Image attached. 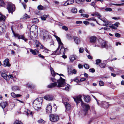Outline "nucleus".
Masks as SVG:
<instances>
[{
    "mask_svg": "<svg viewBox=\"0 0 124 124\" xmlns=\"http://www.w3.org/2000/svg\"><path fill=\"white\" fill-rule=\"evenodd\" d=\"M56 74L59 75L58 77L59 78V79H56L55 78H51V80L54 83H51L48 85L47 87L49 88H52L54 87L55 86L57 87H60L64 86L66 85V82H65V79H63L60 76H64L62 74H59L58 73Z\"/></svg>",
    "mask_w": 124,
    "mask_h": 124,
    "instance_id": "1",
    "label": "nucleus"
},
{
    "mask_svg": "<svg viewBox=\"0 0 124 124\" xmlns=\"http://www.w3.org/2000/svg\"><path fill=\"white\" fill-rule=\"evenodd\" d=\"M81 97L82 96L81 95H79L76 98H73L77 105L79 103V101L81 102V105L83 108V112H84V115H86L88 111L90 109V107L88 104L83 102L81 100Z\"/></svg>",
    "mask_w": 124,
    "mask_h": 124,
    "instance_id": "2",
    "label": "nucleus"
},
{
    "mask_svg": "<svg viewBox=\"0 0 124 124\" xmlns=\"http://www.w3.org/2000/svg\"><path fill=\"white\" fill-rule=\"evenodd\" d=\"M7 8L9 13H11V14L12 15L13 12L15 10V5L11 3H8L7 4Z\"/></svg>",
    "mask_w": 124,
    "mask_h": 124,
    "instance_id": "3",
    "label": "nucleus"
},
{
    "mask_svg": "<svg viewBox=\"0 0 124 124\" xmlns=\"http://www.w3.org/2000/svg\"><path fill=\"white\" fill-rule=\"evenodd\" d=\"M38 100H36L34 101L33 103L34 108L35 110H37L40 108L42 104L41 102L39 101Z\"/></svg>",
    "mask_w": 124,
    "mask_h": 124,
    "instance_id": "4",
    "label": "nucleus"
},
{
    "mask_svg": "<svg viewBox=\"0 0 124 124\" xmlns=\"http://www.w3.org/2000/svg\"><path fill=\"white\" fill-rule=\"evenodd\" d=\"M59 119L58 116L55 114H52L50 115V119L51 121L54 122L57 121Z\"/></svg>",
    "mask_w": 124,
    "mask_h": 124,
    "instance_id": "5",
    "label": "nucleus"
},
{
    "mask_svg": "<svg viewBox=\"0 0 124 124\" xmlns=\"http://www.w3.org/2000/svg\"><path fill=\"white\" fill-rule=\"evenodd\" d=\"M50 36L49 35V33L46 31H45L43 32V39L45 40L49 38Z\"/></svg>",
    "mask_w": 124,
    "mask_h": 124,
    "instance_id": "6",
    "label": "nucleus"
},
{
    "mask_svg": "<svg viewBox=\"0 0 124 124\" xmlns=\"http://www.w3.org/2000/svg\"><path fill=\"white\" fill-rule=\"evenodd\" d=\"M14 36L16 37H17L19 39H22L25 42H26L28 40L27 39H26L24 35H20L19 34L16 33L15 34Z\"/></svg>",
    "mask_w": 124,
    "mask_h": 124,
    "instance_id": "7",
    "label": "nucleus"
},
{
    "mask_svg": "<svg viewBox=\"0 0 124 124\" xmlns=\"http://www.w3.org/2000/svg\"><path fill=\"white\" fill-rule=\"evenodd\" d=\"M35 43V45L37 47V48L39 49H42L43 46L41 45L38 41L37 40H35L34 41Z\"/></svg>",
    "mask_w": 124,
    "mask_h": 124,
    "instance_id": "8",
    "label": "nucleus"
},
{
    "mask_svg": "<svg viewBox=\"0 0 124 124\" xmlns=\"http://www.w3.org/2000/svg\"><path fill=\"white\" fill-rule=\"evenodd\" d=\"M9 60L8 58H7L3 61L4 63L2 64V65L5 67H10L11 64L9 63Z\"/></svg>",
    "mask_w": 124,
    "mask_h": 124,
    "instance_id": "9",
    "label": "nucleus"
},
{
    "mask_svg": "<svg viewBox=\"0 0 124 124\" xmlns=\"http://www.w3.org/2000/svg\"><path fill=\"white\" fill-rule=\"evenodd\" d=\"M97 39V38L94 36L90 37L89 38L90 42L92 43H95Z\"/></svg>",
    "mask_w": 124,
    "mask_h": 124,
    "instance_id": "10",
    "label": "nucleus"
},
{
    "mask_svg": "<svg viewBox=\"0 0 124 124\" xmlns=\"http://www.w3.org/2000/svg\"><path fill=\"white\" fill-rule=\"evenodd\" d=\"M6 28V26L5 25H0V33H2L4 31H5Z\"/></svg>",
    "mask_w": 124,
    "mask_h": 124,
    "instance_id": "11",
    "label": "nucleus"
},
{
    "mask_svg": "<svg viewBox=\"0 0 124 124\" xmlns=\"http://www.w3.org/2000/svg\"><path fill=\"white\" fill-rule=\"evenodd\" d=\"M52 109V107L51 104H48L46 108V112L48 113H50Z\"/></svg>",
    "mask_w": 124,
    "mask_h": 124,
    "instance_id": "12",
    "label": "nucleus"
},
{
    "mask_svg": "<svg viewBox=\"0 0 124 124\" xmlns=\"http://www.w3.org/2000/svg\"><path fill=\"white\" fill-rule=\"evenodd\" d=\"M44 98L45 99L48 101L52 100L53 99V97L51 95H47L45 96Z\"/></svg>",
    "mask_w": 124,
    "mask_h": 124,
    "instance_id": "13",
    "label": "nucleus"
},
{
    "mask_svg": "<svg viewBox=\"0 0 124 124\" xmlns=\"http://www.w3.org/2000/svg\"><path fill=\"white\" fill-rule=\"evenodd\" d=\"M74 2V0H68L64 4V5L66 6L72 4Z\"/></svg>",
    "mask_w": 124,
    "mask_h": 124,
    "instance_id": "14",
    "label": "nucleus"
},
{
    "mask_svg": "<svg viewBox=\"0 0 124 124\" xmlns=\"http://www.w3.org/2000/svg\"><path fill=\"white\" fill-rule=\"evenodd\" d=\"M1 77H3L5 80L8 81L9 80V77L8 75L5 73H1Z\"/></svg>",
    "mask_w": 124,
    "mask_h": 124,
    "instance_id": "15",
    "label": "nucleus"
},
{
    "mask_svg": "<svg viewBox=\"0 0 124 124\" xmlns=\"http://www.w3.org/2000/svg\"><path fill=\"white\" fill-rule=\"evenodd\" d=\"M101 46L102 47H105L106 48H107L108 47L107 44L105 42L104 40H102L101 42Z\"/></svg>",
    "mask_w": 124,
    "mask_h": 124,
    "instance_id": "16",
    "label": "nucleus"
},
{
    "mask_svg": "<svg viewBox=\"0 0 124 124\" xmlns=\"http://www.w3.org/2000/svg\"><path fill=\"white\" fill-rule=\"evenodd\" d=\"M59 48L60 46H59L57 50L54 52V54L56 55H59L60 54L62 53V52H61L60 50V51H59Z\"/></svg>",
    "mask_w": 124,
    "mask_h": 124,
    "instance_id": "17",
    "label": "nucleus"
},
{
    "mask_svg": "<svg viewBox=\"0 0 124 124\" xmlns=\"http://www.w3.org/2000/svg\"><path fill=\"white\" fill-rule=\"evenodd\" d=\"M66 110H69L70 108V105L68 103L65 102L64 103Z\"/></svg>",
    "mask_w": 124,
    "mask_h": 124,
    "instance_id": "18",
    "label": "nucleus"
},
{
    "mask_svg": "<svg viewBox=\"0 0 124 124\" xmlns=\"http://www.w3.org/2000/svg\"><path fill=\"white\" fill-rule=\"evenodd\" d=\"M55 36L56 38V39L58 42L59 44V46H60V45H63V44L62 42L60 39L57 36L55 35Z\"/></svg>",
    "mask_w": 124,
    "mask_h": 124,
    "instance_id": "19",
    "label": "nucleus"
},
{
    "mask_svg": "<svg viewBox=\"0 0 124 124\" xmlns=\"http://www.w3.org/2000/svg\"><path fill=\"white\" fill-rule=\"evenodd\" d=\"M30 51L34 55H36L37 54L39 53V51L37 49L33 50L32 49H30Z\"/></svg>",
    "mask_w": 124,
    "mask_h": 124,
    "instance_id": "20",
    "label": "nucleus"
},
{
    "mask_svg": "<svg viewBox=\"0 0 124 124\" xmlns=\"http://www.w3.org/2000/svg\"><path fill=\"white\" fill-rule=\"evenodd\" d=\"M1 106L3 109H4L8 105V103L7 102H2L0 103Z\"/></svg>",
    "mask_w": 124,
    "mask_h": 124,
    "instance_id": "21",
    "label": "nucleus"
},
{
    "mask_svg": "<svg viewBox=\"0 0 124 124\" xmlns=\"http://www.w3.org/2000/svg\"><path fill=\"white\" fill-rule=\"evenodd\" d=\"M74 41L77 44H78L80 42V40L79 38L77 37H74Z\"/></svg>",
    "mask_w": 124,
    "mask_h": 124,
    "instance_id": "22",
    "label": "nucleus"
},
{
    "mask_svg": "<svg viewBox=\"0 0 124 124\" xmlns=\"http://www.w3.org/2000/svg\"><path fill=\"white\" fill-rule=\"evenodd\" d=\"M84 99L85 101L86 102H89L90 100V98L89 96L85 97Z\"/></svg>",
    "mask_w": 124,
    "mask_h": 124,
    "instance_id": "23",
    "label": "nucleus"
},
{
    "mask_svg": "<svg viewBox=\"0 0 124 124\" xmlns=\"http://www.w3.org/2000/svg\"><path fill=\"white\" fill-rule=\"evenodd\" d=\"M5 19V16L2 15L0 12V21H4Z\"/></svg>",
    "mask_w": 124,
    "mask_h": 124,
    "instance_id": "24",
    "label": "nucleus"
},
{
    "mask_svg": "<svg viewBox=\"0 0 124 124\" xmlns=\"http://www.w3.org/2000/svg\"><path fill=\"white\" fill-rule=\"evenodd\" d=\"M76 56L74 55H71L70 57V59L71 62H73L76 59Z\"/></svg>",
    "mask_w": 124,
    "mask_h": 124,
    "instance_id": "25",
    "label": "nucleus"
},
{
    "mask_svg": "<svg viewBox=\"0 0 124 124\" xmlns=\"http://www.w3.org/2000/svg\"><path fill=\"white\" fill-rule=\"evenodd\" d=\"M48 16V15H44L43 16H41V18L42 20H45L46 19V18Z\"/></svg>",
    "mask_w": 124,
    "mask_h": 124,
    "instance_id": "26",
    "label": "nucleus"
},
{
    "mask_svg": "<svg viewBox=\"0 0 124 124\" xmlns=\"http://www.w3.org/2000/svg\"><path fill=\"white\" fill-rule=\"evenodd\" d=\"M26 86L28 87L31 88V89H33L34 88V85L32 84L31 85L29 83L26 85Z\"/></svg>",
    "mask_w": 124,
    "mask_h": 124,
    "instance_id": "27",
    "label": "nucleus"
},
{
    "mask_svg": "<svg viewBox=\"0 0 124 124\" xmlns=\"http://www.w3.org/2000/svg\"><path fill=\"white\" fill-rule=\"evenodd\" d=\"M63 45H60V47L61 46V48L60 49V51L61 52H63V54H65L64 52L65 51V50L66 49L63 46Z\"/></svg>",
    "mask_w": 124,
    "mask_h": 124,
    "instance_id": "28",
    "label": "nucleus"
},
{
    "mask_svg": "<svg viewBox=\"0 0 124 124\" xmlns=\"http://www.w3.org/2000/svg\"><path fill=\"white\" fill-rule=\"evenodd\" d=\"M38 122L40 124H44L45 123V121L42 119H40L38 121Z\"/></svg>",
    "mask_w": 124,
    "mask_h": 124,
    "instance_id": "29",
    "label": "nucleus"
},
{
    "mask_svg": "<svg viewBox=\"0 0 124 124\" xmlns=\"http://www.w3.org/2000/svg\"><path fill=\"white\" fill-rule=\"evenodd\" d=\"M37 8L39 10H41L44 9V7L43 6L40 5L38 6Z\"/></svg>",
    "mask_w": 124,
    "mask_h": 124,
    "instance_id": "30",
    "label": "nucleus"
},
{
    "mask_svg": "<svg viewBox=\"0 0 124 124\" xmlns=\"http://www.w3.org/2000/svg\"><path fill=\"white\" fill-rule=\"evenodd\" d=\"M12 89L13 90L16 91L17 90H19V87L17 86H14L12 87Z\"/></svg>",
    "mask_w": 124,
    "mask_h": 124,
    "instance_id": "31",
    "label": "nucleus"
},
{
    "mask_svg": "<svg viewBox=\"0 0 124 124\" xmlns=\"http://www.w3.org/2000/svg\"><path fill=\"white\" fill-rule=\"evenodd\" d=\"M71 11L73 13H76L77 12V10L76 8H72L71 10Z\"/></svg>",
    "mask_w": 124,
    "mask_h": 124,
    "instance_id": "32",
    "label": "nucleus"
},
{
    "mask_svg": "<svg viewBox=\"0 0 124 124\" xmlns=\"http://www.w3.org/2000/svg\"><path fill=\"white\" fill-rule=\"evenodd\" d=\"M38 22V20L36 18L33 19L32 20V22L34 23H37Z\"/></svg>",
    "mask_w": 124,
    "mask_h": 124,
    "instance_id": "33",
    "label": "nucleus"
},
{
    "mask_svg": "<svg viewBox=\"0 0 124 124\" xmlns=\"http://www.w3.org/2000/svg\"><path fill=\"white\" fill-rule=\"evenodd\" d=\"M26 113V114L28 116L29 115L32 114V112L30 111L29 110H27Z\"/></svg>",
    "mask_w": 124,
    "mask_h": 124,
    "instance_id": "34",
    "label": "nucleus"
},
{
    "mask_svg": "<svg viewBox=\"0 0 124 124\" xmlns=\"http://www.w3.org/2000/svg\"><path fill=\"white\" fill-rule=\"evenodd\" d=\"M103 106V107H105L106 108H108L109 106L108 104L106 102H104V103Z\"/></svg>",
    "mask_w": 124,
    "mask_h": 124,
    "instance_id": "35",
    "label": "nucleus"
},
{
    "mask_svg": "<svg viewBox=\"0 0 124 124\" xmlns=\"http://www.w3.org/2000/svg\"><path fill=\"white\" fill-rule=\"evenodd\" d=\"M14 124H23L20 121H16L14 123Z\"/></svg>",
    "mask_w": 124,
    "mask_h": 124,
    "instance_id": "36",
    "label": "nucleus"
},
{
    "mask_svg": "<svg viewBox=\"0 0 124 124\" xmlns=\"http://www.w3.org/2000/svg\"><path fill=\"white\" fill-rule=\"evenodd\" d=\"M99 84L100 86H103L104 85V82L102 81H99Z\"/></svg>",
    "mask_w": 124,
    "mask_h": 124,
    "instance_id": "37",
    "label": "nucleus"
},
{
    "mask_svg": "<svg viewBox=\"0 0 124 124\" xmlns=\"http://www.w3.org/2000/svg\"><path fill=\"white\" fill-rule=\"evenodd\" d=\"M4 3L2 0H0V6H4Z\"/></svg>",
    "mask_w": 124,
    "mask_h": 124,
    "instance_id": "38",
    "label": "nucleus"
},
{
    "mask_svg": "<svg viewBox=\"0 0 124 124\" xmlns=\"http://www.w3.org/2000/svg\"><path fill=\"white\" fill-rule=\"evenodd\" d=\"M105 65H106L104 63H101L99 65L102 68H104Z\"/></svg>",
    "mask_w": 124,
    "mask_h": 124,
    "instance_id": "39",
    "label": "nucleus"
},
{
    "mask_svg": "<svg viewBox=\"0 0 124 124\" xmlns=\"http://www.w3.org/2000/svg\"><path fill=\"white\" fill-rule=\"evenodd\" d=\"M85 0H77L76 1V2L78 4H80L81 3V2H83Z\"/></svg>",
    "mask_w": 124,
    "mask_h": 124,
    "instance_id": "40",
    "label": "nucleus"
},
{
    "mask_svg": "<svg viewBox=\"0 0 124 124\" xmlns=\"http://www.w3.org/2000/svg\"><path fill=\"white\" fill-rule=\"evenodd\" d=\"M42 48H43L44 49V51L46 53H48L49 52V50L46 48L44 46Z\"/></svg>",
    "mask_w": 124,
    "mask_h": 124,
    "instance_id": "41",
    "label": "nucleus"
},
{
    "mask_svg": "<svg viewBox=\"0 0 124 124\" xmlns=\"http://www.w3.org/2000/svg\"><path fill=\"white\" fill-rule=\"evenodd\" d=\"M96 64L97 65H98L99 63H100L101 62V60L100 59H97L96 61Z\"/></svg>",
    "mask_w": 124,
    "mask_h": 124,
    "instance_id": "42",
    "label": "nucleus"
},
{
    "mask_svg": "<svg viewBox=\"0 0 124 124\" xmlns=\"http://www.w3.org/2000/svg\"><path fill=\"white\" fill-rule=\"evenodd\" d=\"M81 16H82L84 17H85L86 18H88L89 17V15H88L86 14H81Z\"/></svg>",
    "mask_w": 124,
    "mask_h": 124,
    "instance_id": "43",
    "label": "nucleus"
},
{
    "mask_svg": "<svg viewBox=\"0 0 124 124\" xmlns=\"http://www.w3.org/2000/svg\"><path fill=\"white\" fill-rule=\"evenodd\" d=\"M106 11H112V9L110 8H107L105 9Z\"/></svg>",
    "mask_w": 124,
    "mask_h": 124,
    "instance_id": "44",
    "label": "nucleus"
},
{
    "mask_svg": "<svg viewBox=\"0 0 124 124\" xmlns=\"http://www.w3.org/2000/svg\"><path fill=\"white\" fill-rule=\"evenodd\" d=\"M109 27L110 28H111L113 29H117V28L115 26H114L113 25H110L109 26Z\"/></svg>",
    "mask_w": 124,
    "mask_h": 124,
    "instance_id": "45",
    "label": "nucleus"
},
{
    "mask_svg": "<svg viewBox=\"0 0 124 124\" xmlns=\"http://www.w3.org/2000/svg\"><path fill=\"white\" fill-rule=\"evenodd\" d=\"M77 70L75 69H74L72 71H71V73L72 74H76V73Z\"/></svg>",
    "mask_w": 124,
    "mask_h": 124,
    "instance_id": "46",
    "label": "nucleus"
},
{
    "mask_svg": "<svg viewBox=\"0 0 124 124\" xmlns=\"http://www.w3.org/2000/svg\"><path fill=\"white\" fill-rule=\"evenodd\" d=\"M115 36L116 37L118 38L120 37L121 35L119 33H115Z\"/></svg>",
    "mask_w": 124,
    "mask_h": 124,
    "instance_id": "47",
    "label": "nucleus"
},
{
    "mask_svg": "<svg viewBox=\"0 0 124 124\" xmlns=\"http://www.w3.org/2000/svg\"><path fill=\"white\" fill-rule=\"evenodd\" d=\"M84 67L85 69H88L89 68V65L87 64H84Z\"/></svg>",
    "mask_w": 124,
    "mask_h": 124,
    "instance_id": "48",
    "label": "nucleus"
},
{
    "mask_svg": "<svg viewBox=\"0 0 124 124\" xmlns=\"http://www.w3.org/2000/svg\"><path fill=\"white\" fill-rule=\"evenodd\" d=\"M120 23L119 22H116L114 24V25L116 26L117 28L118 27V25H119Z\"/></svg>",
    "mask_w": 124,
    "mask_h": 124,
    "instance_id": "49",
    "label": "nucleus"
},
{
    "mask_svg": "<svg viewBox=\"0 0 124 124\" xmlns=\"http://www.w3.org/2000/svg\"><path fill=\"white\" fill-rule=\"evenodd\" d=\"M29 18V16L28 15L25 14L23 18L24 19H27Z\"/></svg>",
    "mask_w": 124,
    "mask_h": 124,
    "instance_id": "50",
    "label": "nucleus"
},
{
    "mask_svg": "<svg viewBox=\"0 0 124 124\" xmlns=\"http://www.w3.org/2000/svg\"><path fill=\"white\" fill-rule=\"evenodd\" d=\"M89 72L93 73L95 71V70L93 68H92L89 69Z\"/></svg>",
    "mask_w": 124,
    "mask_h": 124,
    "instance_id": "51",
    "label": "nucleus"
},
{
    "mask_svg": "<svg viewBox=\"0 0 124 124\" xmlns=\"http://www.w3.org/2000/svg\"><path fill=\"white\" fill-rule=\"evenodd\" d=\"M11 95L14 98H16V94L14 93H11Z\"/></svg>",
    "mask_w": 124,
    "mask_h": 124,
    "instance_id": "52",
    "label": "nucleus"
},
{
    "mask_svg": "<svg viewBox=\"0 0 124 124\" xmlns=\"http://www.w3.org/2000/svg\"><path fill=\"white\" fill-rule=\"evenodd\" d=\"M84 50V49L80 48L79 50V52L81 53H82L83 52Z\"/></svg>",
    "mask_w": 124,
    "mask_h": 124,
    "instance_id": "53",
    "label": "nucleus"
},
{
    "mask_svg": "<svg viewBox=\"0 0 124 124\" xmlns=\"http://www.w3.org/2000/svg\"><path fill=\"white\" fill-rule=\"evenodd\" d=\"M62 29L66 31L68 30V28L66 26H63L62 27Z\"/></svg>",
    "mask_w": 124,
    "mask_h": 124,
    "instance_id": "54",
    "label": "nucleus"
},
{
    "mask_svg": "<svg viewBox=\"0 0 124 124\" xmlns=\"http://www.w3.org/2000/svg\"><path fill=\"white\" fill-rule=\"evenodd\" d=\"M83 23L86 25H88L89 24V22L86 21H83Z\"/></svg>",
    "mask_w": 124,
    "mask_h": 124,
    "instance_id": "55",
    "label": "nucleus"
},
{
    "mask_svg": "<svg viewBox=\"0 0 124 124\" xmlns=\"http://www.w3.org/2000/svg\"><path fill=\"white\" fill-rule=\"evenodd\" d=\"M96 3V2H93L91 3V5L94 7H95V4Z\"/></svg>",
    "mask_w": 124,
    "mask_h": 124,
    "instance_id": "56",
    "label": "nucleus"
},
{
    "mask_svg": "<svg viewBox=\"0 0 124 124\" xmlns=\"http://www.w3.org/2000/svg\"><path fill=\"white\" fill-rule=\"evenodd\" d=\"M95 15L101 17V15L98 12H95L94 13Z\"/></svg>",
    "mask_w": 124,
    "mask_h": 124,
    "instance_id": "57",
    "label": "nucleus"
},
{
    "mask_svg": "<svg viewBox=\"0 0 124 124\" xmlns=\"http://www.w3.org/2000/svg\"><path fill=\"white\" fill-rule=\"evenodd\" d=\"M52 75L53 77H54L55 75V73L54 71L51 72Z\"/></svg>",
    "mask_w": 124,
    "mask_h": 124,
    "instance_id": "58",
    "label": "nucleus"
},
{
    "mask_svg": "<svg viewBox=\"0 0 124 124\" xmlns=\"http://www.w3.org/2000/svg\"><path fill=\"white\" fill-rule=\"evenodd\" d=\"M66 36L67 38L69 39H70L71 38V36L70 35L68 34H67L66 35Z\"/></svg>",
    "mask_w": 124,
    "mask_h": 124,
    "instance_id": "59",
    "label": "nucleus"
},
{
    "mask_svg": "<svg viewBox=\"0 0 124 124\" xmlns=\"http://www.w3.org/2000/svg\"><path fill=\"white\" fill-rule=\"evenodd\" d=\"M86 79L84 78H81L80 80V82H82L85 80Z\"/></svg>",
    "mask_w": 124,
    "mask_h": 124,
    "instance_id": "60",
    "label": "nucleus"
},
{
    "mask_svg": "<svg viewBox=\"0 0 124 124\" xmlns=\"http://www.w3.org/2000/svg\"><path fill=\"white\" fill-rule=\"evenodd\" d=\"M38 56L40 57L42 59H44V56L42 55L41 54H39L38 55Z\"/></svg>",
    "mask_w": 124,
    "mask_h": 124,
    "instance_id": "61",
    "label": "nucleus"
},
{
    "mask_svg": "<svg viewBox=\"0 0 124 124\" xmlns=\"http://www.w3.org/2000/svg\"><path fill=\"white\" fill-rule=\"evenodd\" d=\"M74 81L75 82H77V83H78V82H79V80L77 78H76L74 79H73L72 81Z\"/></svg>",
    "mask_w": 124,
    "mask_h": 124,
    "instance_id": "62",
    "label": "nucleus"
},
{
    "mask_svg": "<svg viewBox=\"0 0 124 124\" xmlns=\"http://www.w3.org/2000/svg\"><path fill=\"white\" fill-rule=\"evenodd\" d=\"M90 20L91 21H96V20L94 17H92L90 18Z\"/></svg>",
    "mask_w": 124,
    "mask_h": 124,
    "instance_id": "63",
    "label": "nucleus"
},
{
    "mask_svg": "<svg viewBox=\"0 0 124 124\" xmlns=\"http://www.w3.org/2000/svg\"><path fill=\"white\" fill-rule=\"evenodd\" d=\"M82 23V22L80 21H77L76 22V23L77 24H81Z\"/></svg>",
    "mask_w": 124,
    "mask_h": 124,
    "instance_id": "64",
    "label": "nucleus"
}]
</instances>
